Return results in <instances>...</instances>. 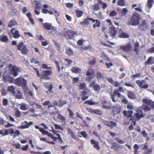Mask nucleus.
<instances>
[{"mask_svg":"<svg viewBox=\"0 0 154 154\" xmlns=\"http://www.w3.org/2000/svg\"><path fill=\"white\" fill-rule=\"evenodd\" d=\"M76 33V32L72 30H69L67 31L65 36L68 40L71 39Z\"/></svg>","mask_w":154,"mask_h":154,"instance_id":"dca6fc26","label":"nucleus"},{"mask_svg":"<svg viewBox=\"0 0 154 154\" xmlns=\"http://www.w3.org/2000/svg\"><path fill=\"white\" fill-rule=\"evenodd\" d=\"M137 113L134 114V115L137 120L140 118L144 117V116L143 113L142 109L140 108H138L136 110Z\"/></svg>","mask_w":154,"mask_h":154,"instance_id":"2eb2a0df","label":"nucleus"},{"mask_svg":"<svg viewBox=\"0 0 154 154\" xmlns=\"http://www.w3.org/2000/svg\"><path fill=\"white\" fill-rule=\"evenodd\" d=\"M96 78L98 81L103 80L104 78L103 75L100 72H97L96 73Z\"/></svg>","mask_w":154,"mask_h":154,"instance_id":"2f4dec72","label":"nucleus"},{"mask_svg":"<svg viewBox=\"0 0 154 154\" xmlns=\"http://www.w3.org/2000/svg\"><path fill=\"white\" fill-rule=\"evenodd\" d=\"M26 16L28 17L30 22L32 24H34V21L32 17V14L30 12H28L26 14Z\"/></svg>","mask_w":154,"mask_h":154,"instance_id":"37998d69","label":"nucleus"},{"mask_svg":"<svg viewBox=\"0 0 154 154\" xmlns=\"http://www.w3.org/2000/svg\"><path fill=\"white\" fill-rule=\"evenodd\" d=\"M67 111L69 112V116L71 118H73V112L69 109H67Z\"/></svg>","mask_w":154,"mask_h":154,"instance_id":"0e129e2a","label":"nucleus"},{"mask_svg":"<svg viewBox=\"0 0 154 154\" xmlns=\"http://www.w3.org/2000/svg\"><path fill=\"white\" fill-rule=\"evenodd\" d=\"M140 45L139 42H135L134 45V51L137 54H138L139 51V48Z\"/></svg>","mask_w":154,"mask_h":154,"instance_id":"bb28decb","label":"nucleus"},{"mask_svg":"<svg viewBox=\"0 0 154 154\" xmlns=\"http://www.w3.org/2000/svg\"><path fill=\"white\" fill-rule=\"evenodd\" d=\"M88 92L86 90L82 91L81 94V99L83 101H85L88 98L89 96L87 95Z\"/></svg>","mask_w":154,"mask_h":154,"instance_id":"5701e85b","label":"nucleus"},{"mask_svg":"<svg viewBox=\"0 0 154 154\" xmlns=\"http://www.w3.org/2000/svg\"><path fill=\"white\" fill-rule=\"evenodd\" d=\"M44 28L48 30H51L53 29V27L51 26V24L48 23H45L43 24Z\"/></svg>","mask_w":154,"mask_h":154,"instance_id":"b1692460","label":"nucleus"},{"mask_svg":"<svg viewBox=\"0 0 154 154\" xmlns=\"http://www.w3.org/2000/svg\"><path fill=\"white\" fill-rule=\"evenodd\" d=\"M8 40V37L5 35H0V41L2 42L7 43Z\"/></svg>","mask_w":154,"mask_h":154,"instance_id":"473e14b6","label":"nucleus"},{"mask_svg":"<svg viewBox=\"0 0 154 154\" xmlns=\"http://www.w3.org/2000/svg\"><path fill=\"white\" fill-rule=\"evenodd\" d=\"M75 13L77 17H81L83 14V12L82 11L77 9L75 11Z\"/></svg>","mask_w":154,"mask_h":154,"instance_id":"a19ab883","label":"nucleus"},{"mask_svg":"<svg viewBox=\"0 0 154 154\" xmlns=\"http://www.w3.org/2000/svg\"><path fill=\"white\" fill-rule=\"evenodd\" d=\"M85 41V40L83 39V38L79 40L77 42V44L78 45H83V42Z\"/></svg>","mask_w":154,"mask_h":154,"instance_id":"052dcab7","label":"nucleus"},{"mask_svg":"<svg viewBox=\"0 0 154 154\" xmlns=\"http://www.w3.org/2000/svg\"><path fill=\"white\" fill-rule=\"evenodd\" d=\"M10 32L13 37L15 38H18L20 36L19 31L15 30L14 28H11L10 30Z\"/></svg>","mask_w":154,"mask_h":154,"instance_id":"f3484780","label":"nucleus"},{"mask_svg":"<svg viewBox=\"0 0 154 154\" xmlns=\"http://www.w3.org/2000/svg\"><path fill=\"white\" fill-rule=\"evenodd\" d=\"M85 75L87 77H85V80L88 82H90L95 76V71L94 69H88L85 72Z\"/></svg>","mask_w":154,"mask_h":154,"instance_id":"0eeeda50","label":"nucleus"},{"mask_svg":"<svg viewBox=\"0 0 154 154\" xmlns=\"http://www.w3.org/2000/svg\"><path fill=\"white\" fill-rule=\"evenodd\" d=\"M120 49L125 52H130L132 49V46L130 43H128L125 45L120 46Z\"/></svg>","mask_w":154,"mask_h":154,"instance_id":"9d476101","label":"nucleus"},{"mask_svg":"<svg viewBox=\"0 0 154 154\" xmlns=\"http://www.w3.org/2000/svg\"><path fill=\"white\" fill-rule=\"evenodd\" d=\"M17 24V23L14 19H12L9 22L8 26L9 28H11L12 26H15Z\"/></svg>","mask_w":154,"mask_h":154,"instance_id":"72a5a7b5","label":"nucleus"},{"mask_svg":"<svg viewBox=\"0 0 154 154\" xmlns=\"http://www.w3.org/2000/svg\"><path fill=\"white\" fill-rule=\"evenodd\" d=\"M120 148V145L116 143H112L111 146V148L114 150L115 151L118 150Z\"/></svg>","mask_w":154,"mask_h":154,"instance_id":"c756f323","label":"nucleus"},{"mask_svg":"<svg viewBox=\"0 0 154 154\" xmlns=\"http://www.w3.org/2000/svg\"><path fill=\"white\" fill-rule=\"evenodd\" d=\"M133 113V112L130 110H128L127 111L124 110L123 112L124 115L125 116H127V118L130 120L132 121L134 125H135L136 124L135 121L138 120L136 118V117L135 118L132 116Z\"/></svg>","mask_w":154,"mask_h":154,"instance_id":"6e6552de","label":"nucleus"},{"mask_svg":"<svg viewBox=\"0 0 154 154\" xmlns=\"http://www.w3.org/2000/svg\"><path fill=\"white\" fill-rule=\"evenodd\" d=\"M120 92L123 93L125 92L123 88L122 87H119L118 88L115 90L113 92L112 94L110 95L111 98L112 99L113 102L116 103L118 102L119 100V98H116V96L117 97L123 96V95L120 94Z\"/></svg>","mask_w":154,"mask_h":154,"instance_id":"7ed1b4c3","label":"nucleus"},{"mask_svg":"<svg viewBox=\"0 0 154 154\" xmlns=\"http://www.w3.org/2000/svg\"><path fill=\"white\" fill-rule=\"evenodd\" d=\"M117 15V12L114 10H112L110 13L109 15L110 17H113Z\"/></svg>","mask_w":154,"mask_h":154,"instance_id":"5fc2aeb1","label":"nucleus"},{"mask_svg":"<svg viewBox=\"0 0 154 154\" xmlns=\"http://www.w3.org/2000/svg\"><path fill=\"white\" fill-rule=\"evenodd\" d=\"M51 83V82H45L43 84L44 87L48 89V90L46 91V93L48 94H50L51 92L53 93L52 91L53 88V85L52 83L50 84Z\"/></svg>","mask_w":154,"mask_h":154,"instance_id":"4468645a","label":"nucleus"},{"mask_svg":"<svg viewBox=\"0 0 154 154\" xmlns=\"http://www.w3.org/2000/svg\"><path fill=\"white\" fill-rule=\"evenodd\" d=\"M100 5L98 3H95L93 6V9L94 11H97L100 10Z\"/></svg>","mask_w":154,"mask_h":154,"instance_id":"de8ad7c7","label":"nucleus"},{"mask_svg":"<svg viewBox=\"0 0 154 154\" xmlns=\"http://www.w3.org/2000/svg\"><path fill=\"white\" fill-rule=\"evenodd\" d=\"M117 98H122V102L124 103H128V101L125 98V96L123 95V96L121 97H117Z\"/></svg>","mask_w":154,"mask_h":154,"instance_id":"4d7b16f0","label":"nucleus"},{"mask_svg":"<svg viewBox=\"0 0 154 154\" xmlns=\"http://www.w3.org/2000/svg\"><path fill=\"white\" fill-rule=\"evenodd\" d=\"M117 5L120 6L125 5V3L124 0H118L117 1Z\"/></svg>","mask_w":154,"mask_h":154,"instance_id":"c03bdc74","label":"nucleus"},{"mask_svg":"<svg viewBox=\"0 0 154 154\" xmlns=\"http://www.w3.org/2000/svg\"><path fill=\"white\" fill-rule=\"evenodd\" d=\"M154 2L153 0H148L146 6L148 9H150L152 7L153 3Z\"/></svg>","mask_w":154,"mask_h":154,"instance_id":"ea45409f","label":"nucleus"},{"mask_svg":"<svg viewBox=\"0 0 154 154\" xmlns=\"http://www.w3.org/2000/svg\"><path fill=\"white\" fill-rule=\"evenodd\" d=\"M18 50L20 51L21 53L24 55L27 54L29 51L26 45H24V43L21 42L17 45Z\"/></svg>","mask_w":154,"mask_h":154,"instance_id":"423d86ee","label":"nucleus"},{"mask_svg":"<svg viewBox=\"0 0 154 154\" xmlns=\"http://www.w3.org/2000/svg\"><path fill=\"white\" fill-rule=\"evenodd\" d=\"M141 18L139 14L135 12L132 14L131 17L129 18L127 22L128 25L135 26L138 25Z\"/></svg>","mask_w":154,"mask_h":154,"instance_id":"f03ea898","label":"nucleus"},{"mask_svg":"<svg viewBox=\"0 0 154 154\" xmlns=\"http://www.w3.org/2000/svg\"><path fill=\"white\" fill-rule=\"evenodd\" d=\"M32 106L33 107L37 109L42 108V106L38 103L35 102H33Z\"/></svg>","mask_w":154,"mask_h":154,"instance_id":"a18cd8bd","label":"nucleus"},{"mask_svg":"<svg viewBox=\"0 0 154 154\" xmlns=\"http://www.w3.org/2000/svg\"><path fill=\"white\" fill-rule=\"evenodd\" d=\"M152 57H149L148 59H147V61H146L145 62V65H148L150 64L152 59Z\"/></svg>","mask_w":154,"mask_h":154,"instance_id":"338daca9","label":"nucleus"},{"mask_svg":"<svg viewBox=\"0 0 154 154\" xmlns=\"http://www.w3.org/2000/svg\"><path fill=\"white\" fill-rule=\"evenodd\" d=\"M15 115L16 118H20L21 116L20 112L18 109H17L15 111Z\"/></svg>","mask_w":154,"mask_h":154,"instance_id":"6e6d98bb","label":"nucleus"},{"mask_svg":"<svg viewBox=\"0 0 154 154\" xmlns=\"http://www.w3.org/2000/svg\"><path fill=\"white\" fill-rule=\"evenodd\" d=\"M127 93L128 96L129 98L134 99L136 98L135 95L133 92L130 91H128Z\"/></svg>","mask_w":154,"mask_h":154,"instance_id":"7c9ffc66","label":"nucleus"},{"mask_svg":"<svg viewBox=\"0 0 154 154\" xmlns=\"http://www.w3.org/2000/svg\"><path fill=\"white\" fill-rule=\"evenodd\" d=\"M119 37L122 38H128L129 37V35L126 33L122 32L119 35Z\"/></svg>","mask_w":154,"mask_h":154,"instance_id":"4c0bfd02","label":"nucleus"},{"mask_svg":"<svg viewBox=\"0 0 154 154\" xmlns=\"http://www.w3.org/2000/svg\"><path fill=\"white\" fill-rule=\"evenodd\" d=\"M24 93L26 94L30 95L32 97H33V94L31 91L29 90L28 88V86H27V88L26 89H23Z\"/></svg>","mask_w":154,"mask_h":154,"instance_id":"c9c22d12","label":"nucleus"},{"mask_svg":"<svg viewBox=\"0 0 154 154\" xmlns=\"http://www.w3.org/2000/svg\"><path fill=\"white\" fill-rule=\"evenodd\" d=\"M13 83L19 87H22L23 89L27 88L26 80L21 76L14 79L13 81Z\"/></svg>","mask_w":154,"mask_h":154,"instance_id":"39448f33","label":"nucleus"},{"mask_svg":"<svg viewBox=\"0 0 154 154\" xmlns=\"http://www.w3.org/2000/svg\"><path fill=\"white\" fill-rule=\"evenodd\" d=\"M2 103L4 106H7L8 104V102L7 99L6 98L3 99L2 101Z\"/></svg>","mask_w":154,"mask_h":154,"instance_id":"69168bd1","label":"nucleus"},{"mask_svg":"<svg viewBox=\"0 0 154 154\" xmlns=\"http://www.w3.org/2000/svg\"><path fill=\"white\" fill-rule=\"evenodd\" d=\"M135 82L141 88L146 89L148 87V84H146V81L145 80H137Z\"/></svg>","mask_w":154,"mask_h":154,"instance_id":"9b49d317","label":"nucleus"},{"mask_svg":"<svg viewBox=\"0 0 154 154\" xmlns=\"http://www.w3.org/2000/svg\"><path fill=\"white\" fill-rule=\"evenodd\" d=\"M66 53L69 55H71L73 54L72 50L69 48H67L66 49Z\"/></svg>","mask_w":154,"mask_h":154,"instance_id":"49530a36","label":"nucleus"},{"mask_svg":"<svg viewBox=\"0 0 154 154\" xmlns=\"http://www.w3.org/2000/svg\"><path fill=\"white\" fill-rule=\"evenodd\" d=\"M5 133L3 132V134L2 135L3 136L8 135L9 134L11 135L14 134V129L12 128H10L8 130L5 129Z\"/></svg>","mask_w":154,"mask_h":154,"instance_id":"393cba45","label":"nucleus"},{"mask_svg":"<svg viewBox=\"0 0 154 154\" xmlns=\"http://www.w3.org/2000/svg\"><path fill=\"white\" fill-rule=\"evenodd\" d=\"M96 63V59L95 58H93V60L89 61V63L90 65H95Z\"/></svg>","mask_w":154,"mask_h":154,"instance_id":"680f3d73","label":"nucleus"},{"mask_svg":"<svg viewBox=\"0 0 154 154\" xmlns=\"http://www.w3.org/2000/svg\"><path fill=\"white\" fill-rule=\"evenodd\" d=\"M9 67L11 68L10 69L11 74L14 76H17L19 73L20 71V68L15 66H12L11 64Z\"/></svg>","mask_w":154,"mask_h":154,"instance_id":"1a4fd4ad","label":"nucleus"},{"mask_svg":"<svg viewBox=\"0 0 154 154\" xmlns=\"http://www.w3.org/2000/svg\"><path fill=\"white\" fill-rule=\"evenodd\" d=\"M48 7V5H44L43 6V8L42 9V12L44 14H47L48 13L50 15H53V12L51 11H48V10L46 9Z\"/></svg>","mask_w":154,"mask_h":154,"instance_id":"aec40b11","label":"nucleus"},{"mask_svg":"<svg viewBox=\"0 0 154 154\" xmlns=\"http://www.w3.org/2000/svg\"><path fill=\"white\" fill-rule=\"evenodd\" d=\"M8 91L11 92L12 94H15V88L13 86H8Z\"/></svg>","mask_w":154,"mask_h":154,"instance_id":"58836bf2","label":"nucleus"},{"mask_svg":"<svg viewBox=\"0 0 154 154\" xmlns=\"http://www.w3.org/2000/svg\"><path fill=\"white\" fill-rule=\"evenodd\" d=\"M91 144L93 145V147L97 150L100 149V147L99 146V143L98 142H96L94 139H91L90 140Z\"/></svg>","mask_w":154,"mask_h":154,"instance_id":"4be33fe9","label":"nucleus"},{"mask_svg":"<svg viewBox=\"0 0 154 154\" xmlns=\"http://www.w3.org/2000/svg\"><path fill=\"white\" fill-rule=\"evenodd\" d=\"M93 112L94 113L100 116L102 114V111L99 109H94L93 111Z\"/></svg>","mask_w":154,"mask_h":154,"instance_id":"8fccbe9b","label":"nucleus"},{"mask_svg":"<svg viewBox=\"0 0 154 154\" xmlns=\"http://www.w3.org/2000/svg\"><path fill=\"white\" fill-rule=\"evenodd\" d=\"M121 109V108L120 106H114L112 107V112L114 114L117 115L120 112Z\"/></svg>","mask_w":154,"mask_h":154,"instance_id":"a878e982","label":"nucleus"},{"mask_svg":"<svg viewBox=\"0 0 154 154\" xmlns=\"http://www.w3.org/2000/svg\"><path fill=\"white\" fill-rule=\"evenodd\" d=\"M88 17H87L83 21H81L79 23V24L82 25H88L89 24V20H88Z\"/></svg>","mask_w":154,"mask_h":154,"instance_id":"f704fd0d","label":"nucleus"},{"mask_svg":"<svg viewBox=\"0 0 154 154\" xmlns=\"http://www.w3.org/2000/svg\"><path fill=\"white\" fill-rule=\"evenodd\" d=\"M139 28L141 30H145L147 28V26L145 20H143L139 26Z\"/></svg>","mask_w":154,"mask_h":154,"instance_id":"412c9836","label":"nucleus"},{"mask_svg":"<svg viewBox=\"0 0 154 154\" xmlns=\"http://www.w3.org/2000/svg\"><path fill=\"white\" fill-rule=\"evenodd\" d=\"M35 127L36 129H39V131L43 135H47L51 138H53V135L52 134L49 133L47 131L45 130L42 128H40L37 125H35Z\"/></svg>","mask_w":154,"mask_h":154,"instance_id":"f8f14e48","label":"nucleus"},{"mask_svg":"<svg viewBox=\"0 0 154 154\" xmlns=\"http://www.w3.org/2000/svg\"><path fill=\"white\" fill-rule=\"evenodd\" d=\"M95 23L93 25V28H95L96 27H99L100 26V22L97 20L95 22Z\"/></svg>","mask_w":154,"mask_h":154,"instance_id":"3c124183","label":"nucleus"},{"mask_svg":"<svg viewBox=\"0 0 154 154\" xmlns=\"http://www.w3.org/2000/svg\"><path fill=\"white\" fill-rule=\"evenodd\" d=\"M71 70L72 72L73 73H78L81 72V69L77 66H75L72 67L71 68Z\"/></svg>","mask_w":154,"mask_h":154,"instance_id":"cd10ccee","label":"nucleus"},{"mask_svg":"<svg viewBox=\"0 0 154 154\" xmlns=\"http://www.w3.org/2000/svg\"><path fill=\"white\" fill-rule=\"evenodd\" d=\"M33 69L35 71L37 76L41 79L48 80L51 78L52 74V70H43L40 74L37 68L34 67Z\"/></svg>","mask_w":154,"mask_h":154,"instance_id":"f257e3e1","label":"nucleus"},{"mask_svg":"<svg viewBox=\"0 0 154 154\" xmlns=\"http://www.w3.org/2000/svg\"><path fill=\"white\" fill-rule=\"evenodd\" d=\"M94 90L96 91H99L100 90V87L98 84L95 85L93 87Z\"/></svg>","mask_w":154,"mask_h":154,"instance_id":"864d4df0","label":"nucleus"},{"mask_svg":"<svg viewBox=\"0 0 154 154\" xmlns=\"http://www.w3.org/2000/svg\"><path fill=\"white\" fill-rule=\"evenodd\" d=\"M84 104H88L90 105H98V103L93 101V100L91 99L90 100L85 101L84 102Z\"/></svg>","mask_w":154,"mask_h":154,"instance_id":"c85d7f7f","label":"nucleus"},{"mask_svg":"<svg viewBox=\"0 0 154 154\" xmlns=\"http://www.w3.org/2000/svg\"><path fill=\"white\" fill-rule=\"evenodd\" d=\"M86 84L85 83H81L79 85V88L80 90H83L86 87Z\"/></svg>","mask_w":154,"mask_h":154,"instance_id":"bf43d9fd","label":"nucleus"},{"mask_svg":"<svg viewBox=\"0 0 154 154\" xmlns=\"http://www.w3.org/2000/svg\"><path fill=\"white\" fill-rule=\"evenodd\" d=\"M57 118L63 122H64L66 121V119L65 117L63 116L61 114H59L57 116Z\"/></svg>","mask_w":154,"mask_h":154,"instance_id":"09e8293b","label":"nucleus"},{"mask_svg":"<svg viewBox=\"0 0 154 154\" xmlns=\"http://www.w3.org/2000/svg\"><path fill=\"white\" fill-rule=\"evenodd\" d=\"M102 122L105 125L109 127L111 129H112L113 127H116L117 125L116 122L112 121H108L103 120Z\"/></svg>","mask_w":154,"mask_h":154,"instance_id":"ddd939ff","label":"nucleus"},{"mask_svg":"<svg viewBox=\"0 0 154 154\" xmlns=\"http://www.w3.org/2000/svg\"><path fill=\"white\" fill-rule=\"evenodd\" d=\"M15 94L13 95L16 96V98L18 99H21L22 97V94L19 90H17L15 91Z\"/></svg>","mask_w":154,"mask_h":154,"instance_id":"e433bc0d","label":"nucleus"},{"mask_svg":"<svg viewBox=\"0 0 154 154\" xmlns=\"http://www.w3.org/2000/svg\"><path fill=\"white\" fill-rule=\"evenodd\" d=\"M128 12V10L126 8H123L120 13V15L121 16H125Z\"/></svg>","mask_w":154,"mask_h":154,"instance_id":"79ce46f5","label":"nucleus"},{"mask_svg":"<svg viewBox=\"0 0 154 154\" xmlns=\"http://www.w3.org/2000/svg\"><path fill=\"white\" fill-rule=\"evenodd\" d=\"M12 145L13 146L15 147L16 149H20L21 148V145L18 143H13Z\"/></svg>","mask_w":154,"mask_h":154,"instance_id":"e2e57ef3","label":"nucleus"},{"mask_svg":"<svg viewBox=\"0 0 154 154\" xmlns=\"http://www.w3.org/2000/svg\"><path fill=\"white\" fill-rule=\"evenodd\" d=\"M143 103L142 109L144 111L146 112L151 110V107H149V106H150L152 109L154 108V102L151 100L146 99H143Z\"/></svg>","mask_w":154,"mask_h":154,"instance_id":"20e7f679","label":"nucleus"},{"mask_svg":"<svg viewBox=\"0 0 154 154\" xmlns=\"http://www.w3.org/2000/svg\"><path fill=\"white\" fill-rule=\"evenodd\" d=\"M117 31V30L116 28L113 26L111 27L110 28L109 31V36L112 37V38H114L116 34Z\"/></svg>","mask_w":154,"mask_h":154,"instance_id":"a211bd4d","label":"nucleus"},{"mask_svg":"<svg viewBox=\"0 0 154 154\" xmlns=\"http://www.w3.org/2000/svg\"><path fill=\"white\" fill-rule=\"evenodd\" d=\"M42 67L44 69H47V70H52V68L51 67H48V65L45 63L43 64L42 65Z\"/></svg>","mask_w":154,"mask_h":154,"instance_id":"603ef678","label":"nucleus"},{"mask_svg":"<svg viewBox=\"0 0 154 154\" xmlns=\"http://www.w3.org/2000/svg\"><path fill=\"white\" fill-rule=\"evenodd\" d=\"M29 147V145L28 144H27L25 146H23L21 148V149L24 151H27Z\"/></svg>","mask_w":154,"mask_h":154,"instance_id":"774afa93","label":"nucleus"},{"mask_svg":"<svg viewBox=\"0 0 154 154\" xmlns=\"http://www.w3.org/2000/svg\"><path fill=\"white\" fill-rule=\"evenodd\" d=\"M33 124V123L32 122H30L28 123L27 121H24L22 123V125L19 127V128L21 129L28 128Z\"/></svg>","mask_w":154,"mask_h":154,"instance_id":"6ab92c4d","label":"nucleus"},{"mask_svg":"<svg viewBox=\"0 0 154 154\" xmlns=\"http://www.w3.org/2000/svg\"><path fill=\"white\" fill-rule=\"evenodd\" d=\"M30 62L32 63H35V64H38V65H40V62L37 60L36 59L32 58L30 60Z\"/></svg>","mask_w":154,"mask_h":154,"instance_id":"13d9d810","label":"nucleus"}]
</instances>
